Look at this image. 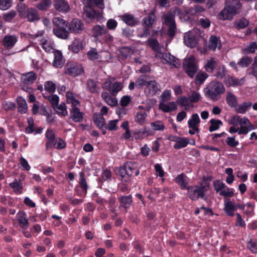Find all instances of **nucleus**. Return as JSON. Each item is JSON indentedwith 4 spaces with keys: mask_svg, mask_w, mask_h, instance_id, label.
Returning <instances> with one entry per match:
<instances>
[{
    "mask_svg": "<svg viewBox=\"0 0 257 257\" xmlns=\"http://www.w3.org/2000/svg\"><path fill=\"white\" fill-rule=\"evenodd\" d=\"M227 122L229 124L233 125L229 127L228 132L230 134L238 133V135H246L255 128L247 117H241L238 115L231 116Z\"/></svg>",
    "mask_w": 257,
    "mask_h": 257,
    "instance_id": "1",
    "label": "nucleus"
},
{
    "mask_svg": "<svg viewBox=\"0 0 257 257\" xmlns=\"http://www.w3.org/2000/svg\"><path fill=\"white\" fill-rule=\"evenodd\" d=\"M225 88L222 83L216 80L210 82L204 89L205 96L213 101L219 99L220 95L224 93Z\"/></svg>",
    "mask_w": 257,
    "mask_h": 257,
    "instance_id": "2",
    "label": "nucleus"
},
{
    "mask_svg": "<svg viewBox=\"0 0 257 257\" xmlns=\"http://www.w3.org/2000/svg\"><path fill=\"white\" fill-rule=\"evenodd\" d=\"M208 183L201 184L200 185L189 186L187 188L188 196L193 200H197L199 198H203L204 192L209 189Z\"/></svg>",
    "mask_w": 257,
    "mask_h": 257,
    "instance_id": "3",
    "label": "nucleus"
},
{
    "mask_svg": "<svg viewBox=\"0 0 257 257\" xmlns=\"http://www.w3.org/2000/svg\"><path fill=\"white\" fill-rule=\"evenodd\" d=\"M183 67L188 76L190 78H193L198 69L197 61L195 57L190 56L185 58Z\"/></svg>",
    "mask_w": 257,
    "mask_h": 257,
    "instance_id": "4",
    "label": "nucleus"
},
{
    "mask_svg": "<svg viewBox=\"0 0 257 257\" xmlns=\"http://www.w3.org/2000/svg\"><path fill=\"white\" fill-rule=\"evenodd\" d=\"M233 6H228L225 7L220 12L218 15V18L220 20H231L233 17L237 13V10L241 6L240 3L236 1L233 2Z\"/></svg>",
    "mask_w": 257,
    "mask_h": 257,
    "instance_id": "5",
    "label": "nucleus"
},
{
    "mask_svg": "<svg viewBox=\"0 0 257 257\" xmlns=\"http://www.w3.org/2000/svg\"><path fill=\"white\" fill-rule=\"evenodd\" d=\"M102 17L101 13L96 12L90 6H85L83 9V18L87 23H91L94 20L100 21Z\"/></svg>",
    "mask_w": 257,
    "mask_h": 257,
    "instance_id": "6",
    "label": "nucleus"
},
{
    "mask_svg": "<svg viewBox=\"0 0 257 257\" xmlns=\"http://www.w3.org/2000/svg\"><path fill=\"white\" fill-rule=\"evenodd\" d=\"M83 69L81 65L67 63L65 66V72L69 75L75 77L83 73Z\"/></svg>",
    "mask_w": 257,
    "mask_h": 257,
    "instance_id": "7",
    "label": "nucleus"
},
{
    "mask_svg": "<svg viewBox=\"0 0 257 257\" xmlns=\"http://www.w3.org/2000/svg\"><path fill=\"white\" fill-rule=\"evenodd\" d=\"M156 57L160 59L162 58L167 63L171 65L173 67H178L180 66L179 60L170 54H162L158 52L156 54Z\"/></svg>",
    "mask_w": 257,
    "mask_h": 257,
    "instance_id": "8",
    "label": "nucleus"
},
{
    "mask_svg": "<svg viewBox=\"0 0 257 257\" xmlns=\"http://www.w3.org/2000/svg\"><path fill=\"white\" fill-rule=\"evenodd\" d=\"M164 24L169 26L168 34L170 37H173L176 32V25L174 22V16L169 13L164 17Z\"/></svg>",
    "mask_w": 257,
    "mask_h": 257,
    "instance_id": "9",
    "label": "nucleus"
},
{
    "mask_svg": "<svg viewBox=\"0 0 257 257\" xmlns=\"http://www.w3.org/2000/svg\"><path fill=\"white\" fill-rule=\"evenodd\" d=\"M53 6L56 10L62 13H67L70 10L69 3L65 0H53Z\"/></svg>",
    "mask_w": 257,
    "mask_h": 257,
    "instance_id": "10",
    "label": "nucleus"
},
{
    "mask_svg": "<svg viewBox=\"0 0 257 257\" xmlns=\"http://www.w3.org/2000/svg\"><path fill=\"white\" fill-rule=\"evenodd\" d=\"M102 87L108 90L112 94H115L121 90L122 85L121 83L117 82L111 84L110 80H108L102 84Z\"/></svg>",
    "mask_w": 257,
    "mask_h": 257,
    "instance_id": "11",
    "label": "nucleus"
},
{
    "mask_svg": "<svg viewBox=\"0 0 257 257\" xmlns=\"http://www.w3.org/2000/svg\"><path fill=\"white\" fill-rule=\"evenodd\" d=\"M85 46V43L82 39L76 38L69 46V49L75 53L82 50Z\"/></svg>",
    "mask_w": 257,
    "mask_h": 257,
    "instance_id": "12",
    "label": "nucleus"
},
{
    "mask_svg": "<svg viewBox=\"0 0 257 257\" xmlns=\"http://www.w3.org/2000/svg\"><path fill=\"white\" fill-rule=\"evenodd\" d=\"M84 29V24L78 19H73L69 24V30L72 33H80Z\"/></svg>",
    "mask_w": 257,
    "mask_h": 257,
    "instance_id": "13",
    "label": "nucleus"
},
{
    "mask_svg": "<svg viewBox=\"0 0 257 257\" xmlns=\"http://www.w3.org/2000/svg\"><path fill=\"white\" fill-rule=\"evenodd\" d=\"M79 177V186L77 188V190L80 195H85L87 190V184L84 178V173L83 172H80Z\"/></svg>",
    "mask_w": 257,
    "mask_h": 257,
    "instance_id": "14",
    "label": "nucleus"
},
{
    "mask_svg": "<svg viewBox=\"0 0 257 257\" xmlns=\"http://www.w3.org/2000/svg\"><path fill=\"white\" fill-rule=\"evenodd\" d=\"M158 91H159L158 84L155 81H150L147 83L145 92L148 96H152Z\"/></svg>",
    "mask_w": 257,
    "mask_h": 257,
    "instance_id": "15",
    "label": "nucleus"
},
{
    "mask_svg": "<svg viewBox=\"0 0 257 257\" xmlns=\"http://www.w3.org/2000/svg\"><path fill=\"white\" fill-rule=\"evenodd\" d=\"M159 108L164 112H171L177 109V102L171 101L168 103H165L163 102H161Z\"/></svg>",
    "mask_w": 257,
    "mask_h": 257,
    "instance_id": "16",
    "label": "nucleus"
},
{
    "mask_svg": "<svg viewBox=\"0 0 257 257\" xmlns=\"http://www.w3.org/2000/svg\"><path fill=\"white\" fill-rule=\"evenodd\" d=\"M124 166L127 173L128 177H131L134 174L136 176H138L139 174L140 171L137 169V164L135 163L132 162H127Z\"/></svg>",
    "mask_w": 257,
    "mask_h": 257,
    "instance_id": "17",
    "label": "nucleus"
},
{
    "mask_svg": "<svg viewBox=\"0 0 257 257\" xmlns=\"http://www.w3.org/2000/svg\"><path fill=\"white\" fill-rule=\"evenodd\" d=\"M184 41L185 45L189 47L193 48L197 44V41L194 37V35L191 31L185 34Z\"/></svg>",
    "mask_w": 257,
    "mask_h": 257,
    "instance_id": "18",
    "label": "nucleus"
},
{
    "mask_svg": "<svg viewBox=\"0 0 257 257\" xmlns=\"http://www.w3.org/2000/svg\"><path fill=\"white\" fill-rule=\"evenodd\" d=\"M243 78H236L233 77H227L224 83L227 87H234L242 85L244 83Z\"/></svg>",
    "mask_w": 257,
    "mask_h": 257,
    "instance_id": "19",
    "label": "nucleus"
},
{
    "mask_svg": "<svg viewBox=\"0 0 257 257\" xmlns=\"http://www.w3.org/2000/svg\"><path fill=\"white\" fill-rule=\"evenodd\" d=\"M37 76L36 74L32 72H29L28 73L23 74L21 76V81L25 84L29 85L31 84L36 79Z\"/></svg>",
    "mask_w": 257,
    "mask_h": 257,
    "instance_id": "20",
    "label": "nucleus"
},
{
    "mask_svg": "<svg viewBox=\"0 0 257 257\" xmlns=\"http://www.w3.org/2000/svg\"><path fill=\"white\" fill-rule=\"evenodd\" d=\"M40 44L45 52H54V45L53 42L49 38H44L42 39Z\"/></svg>",
    "mask_w": 257,
    "mask_h": 257,
    "instance_id": "21",
    "label": "nucleus"
},
{
    "mask_svg": "<svg viewBox=\"0 0 257 257\" xmlns=\"http://www.w3.org/2000/svg\"><path fill=\"white\" fill-rule=\"evenodd\" d=\"M171 141L175 142L174 147L176 149H180L184 148L187 146L189 143V140L186 138L173 137Z\"/></svg>",
    "mask_w": 257,
    "mask_h": 257,
    "instance_id": "22",
    "label": "nucleus"
},
{
    "mask_svg": "<svg viewBox=\"0 0 257 257\" xmlns=\"http://www.w3.org/2000/svg\"><path fill=\"white\" fill-rule=\"evenodd\" d=\"M71 118L75 122L82 121L83 113L80 112L78 107H72L70 109Z\"/></svg>",
    "mask_w": 257,
    "mask_h": 257,
    "instance_id": "23",
    "label": "nucleus"
},
{
    "mask_svg": "<svg viewBox=\"0 0 257 257\" xmlns=\"http://www.w3.org/2000/svg\"><path fill=\"white\" fill-rule=\"evenodd\" d=\"M237 209V206L230 200H226L224 202V210L227 215L233 216L234 212Z\"/></svg>",
    "mask_w": 257,
    "mask_h": 257,
    "instance_id": "24",
    "label": "nucleus"
},
{
    "mask_svg": "<svg viewBox=\"0 0 257 257\" xmlns=\"http://www.w3.org/2000/svg\"><path fill=\"white\" fill-rule=\"evenodd\" d=\"M45 137L47 139L46 148L47 150H49L52 148L55 138L53 131L51 129H48L46 132Z\"/></svg>",
    "mask_w": 257,
    "mask_h": 257,
    "instance_id": "25",
    "label": "nucleus"
},
{
    "mask_svg": "<svg viewBox=\"0 0 257 257\" xmlns=\"http://www.w3.org/2000/svg\"><path fill=\"white\" fill-rule=\"evenodd\" d=\"M26 18H27L28 21L31 22L37 21L40 19L38 11L33 8L28 9L27 10Z\"/></svg>",
    "mask_w": 257,
    "mask_h": 257,
    "instance_id": "26",
    "label": "nucleus"
},
{
    "mask_svg": "<svg viewBox=\"0 0 257 257\" xmlns=\"http://www.w3.org/2000/svg\"><path fill=\"white\" fill-rule=\"evenodd\" d=\"M54 55L53 66L56 67H61L64 62L61 52L59 50L54 51Z\"/></svg>",
    "mask_w": 257,
    "mask_h": 257,
    "instance_id": "27",
    "label": "nucleus"
},
{
    "mask_svg": "<svg viewBox=\"0 0 257 257\" xmlns=\"http://www.w3.org/2000/svg\"><path fill=\"white\" fill-rule=\"evenodd\" d=\"M226 101L230 107L234 108L238 103L237 97L230 91H228L226 93Z\"/></svg>",
    "mask_w": 257,
    "mask_h": 257,
    "instance_id": "28",
    "label": "nucleus"
},
{
    "mask_svg": "<svg viewBox=\"0 0 257 257\" xmlns=\"http://www.w3.org/2000/svg\"><path fill=\"white\" fill-rule=\"evenodd\" d=\"M201 122L199 116L197 113H193L188 121L189 127H194L197 130V127Z\"/></svg>",
    "mask_w": 257,
    "mask_h": 257,
    "instance_id": "29",
    "label": "nucleus"
},
{
    "mask_svg": "<svg viewBox=\"0 0 257 257\" xmlns=\"http://www.w3.org/2000/svg\"><path fill=\"white\" fill-rule=\"evenodd\" d=\"M17 218L20 224V226L23 228H26L29 225V222L27 219L26 213L23 211L18 213Z\"/></svg>",
    "mask_w": 257,
    "mask_h": 257,
    "instance_id": "30",
    "label": "nucleus"
},
{
    "mask_svg": "<svg viewBox=\"0 0 257 257\" xmlns=\"http://www.w3.org/2000/svg\"><path fill=\"white\" fill-rule=\"evenodd\" d=\"M221 47L220 40L216 36H212L209 41L208 48L210 50H214L216 48L220 49Z\"/></svg>",
    "mask_w": 257,
    "mask_h": 257,
    "instance_id": "31",
    "label": "nucleus"
},
{
    "mask_svg": "<svg viewBox=\"0 0 257 257\" xmlns=\"http://www.w3.org/2000/svg\"><path fill=\"white\" fill-rule=\"evenodd\" d=\"M17 42V38L15 36H6L3 40V45L6 47H12Z\"/></svg>",
    "mask_w": 257,
    "mask_h": 257,
    "instance_id": "32",
    "label": "nucleus"
},
{
    "mask_svg": "<svg viewBox=\"0 0 257 257\" xmlns=\"http://www.w3.org/2000/svg\"><path fill=\"white\" fill-rule=\"evenodd\" d=\"M217 65L216 62L212 58L208 59L204 65L205 70L209 73H211L214 70Z\"/></svg>",
    "mask_w": 257,
    "mask_h": 257,
    "instance_id": "33",
    "label": "nucleus"
},
{
    "mask_svg": "<svg viewBox=\"0 0 257 257\" xmlns=\"http://www.w3.org/2000/svg\"><path fill=\"white\" fill-rule=\"evenodd\" d=\"M121 19L126 25L134 26L137 23V20L131 14H125L121 16Z\"/></svg>",
    "mask_w": 257,
    "mask_h": 257,
    "instance_id": "34",
    "label": "nucleus"
},
{
    "mask_svg": "<svg viewBox=\"0 0 257 257\" xmlns=\"http://www.w3.org/2000/svg\"><path fill=\"white\" fill-rule=\"evenodd\" d=\"M53 32L54 34L58 38L65 39L68 38L69 33L64 28H57L54 29Z\"/></svg>",
    "mask_w": 257,
    "mask_h": 257,
    "instance_id": "35",
    "label": "nucleus"
},
{
    "mask_svg": "<svg viewBox=\"0 0 257 257\" xmlns=\"http://www.w3.org/2000/svg\"><path fill=\"white\" fill-rule=\"evenodd\" d=\"M249 24V22L247 19L242 18L236 20L234 23V27L237 29H243L246 28Z\"/></svg>",
    "mask_w": 257,
    "mask_h": 257,
    "instance_id": "36",
    "label": "nucleus"
},
{
    "mask_svg": "<svg viewBox=\"0 0 257 257\" xmlns=\"http://www.w3.org/2000/svg\"><path fill=\"white\" fill-rule=\"evenodd\" d=\"M251 106V103L250 102H245L242 103H241L239 105H236V106L234 108L235 111L238 113L241 114H244L246 112V111L248 110V109Z\"/></svg>",
    "mask_w": 257,
    "mask_h": 257,
    "instance_id": "37",
    "label": "nucleus"
},
{
    "mask_svg": "<svg viewBox=\"0 0 257 257\" xmlns=\"http://www.w3.org/2000/svg\"><path fill=\"white\" fill-rule=\"evenodd\" d=\"M66 101L68 104H71L72 107H77L80 105V102L75 98L73 93L68 92L66 94Z\"/></svg>",
    "mask_w": 257,
    "mask_h": 257,
    "instance_id": "38",
    "label": "nucleus"
},
{
    "mask_svg": "<svg viewBox=\"0 0 257 257\" xmlns=\"http://www.w3.org/2000/svg\"><path fill=\"white\" fill-rule=\"evenodd\" d=\"M176 182L180 186L181 189H187L188 187V182L186 179V177L182 174L177 176L175 179Z\"/></svg>",
    "mask_w": 257,
    "mask_h": 257,
    "instance_id": "39",
    "label": "nucleus"
},
{
    "mask_svg": "<svg viewBox=\"0 0 257 257\" xmlns=\"http://www.w3.org/2000/svg\"><path fill=\"white\" fill-rule=\"evenodd\" d=\"M107 30L104 26L96 25L92 29V33L95 37L102 36L106 34Z\"/></svg>",
    "mask_w": 257,
    "mask_h": 257,
    "instance_id": "40",
    "label": "nucleus"
},
{
    "mask_svg": "<svg viewBox=\"0 0 257 257\" xmlns=\"http://www.w3.org/2000/svg\"><path fill=\"white\" fill-rule=\"evenodd\" d=\"M17 103L19 111L22 113H25L28 109L25 100L22 97H19L17 98Z\"/></svg>",
    "mask_w": 257,
    "mask_h": 257,
    "instance_id": "41",
    "label": "nucleus"
},
{
    "mask_svg": "<svg viewBox=\"0 0 257 257\" xmlns=\"http://www.w3.org/2000/svg\"><path fill=\"white\" fill-rule=\"evenodd\" d=\"M95 124L99 128H102L105 125V119L103 116L99 113H95L93 116Z\"/></svg>",
    "mask_w": 257,
    "mask_h": 257,
    "instance_id": "42",
    "label": "nucleus"
},
{
    "mask_svg": "<svg viewBox=\"0 0 257 257\" xmlns=\"http://www.w3.org/2000/svg\"><path fill=\"white\" fill-rule=\"evenodd\" d=\"M202 98L201 94L196 91H191L188 95V99L190 102L196 103L201 100Z\"/></svg>",
    "mask_w": 257,
    "mask_h": 257,
    "instance_id": "43",
    "label": "nucleus"
},
{
    "mask_svg": "<svg viewBox=\"0 0 257 257\" xmlns=\"http://www.w3.org/2000/svg\"><path fill=\"white\" fill-rule=\"evenodd\" d=\"M54 110L60 115L65 116L68 115L67 107L64 103H62L60 104H58L56 106V109Z\"/></svg>",
    "mask_w": 257,
    "mask_h": 257,
    "instance_id": "44",
    "label": "nucleus"
},
{
    "mask_svg": "<svg viewBox=\"0 0 257 257\" xmlns=\"http://www.w3.org/2000/svg\"><path fill=\"white\" fill-rule=\"evenodd\" d=\"M209 122L210 123V125L209 127L210 132L217 130L222 124V121L219 119H211L210 120Z\"/></svg>",
    "mask_w": 257,
    "mask_h": 257,
    "instance_id": "45",
    "label": "nucleus"
},
{
    "mask_svg": "<svg viewBox=\"0 0 257 257\" xmlns=\"http://www.w3.org/2000/svg\"><path fill=\"white\" fill-rule=\"evenodd\" d=\"M208 75L202 71L199 72L195 77V83L197 85H201L207 78Z\"/></svg>",
    "mask_w": 257,
    "mask_h": 257,
    "instance_id": "46",
    "label": "nucleus"
},
{
    "mask_svg": "<svg viewBox=\"0 0 257 257\" xmlns=\"http://www.w3.org/2000/svg\"><path fill=\"white\" fill-rule=\"evenodd\" d=\"M10 186L14 189L16 193L18 194L22 193V184L20 180H15L13 182L10 184Z\"/></svg>",
    "mask_w": 257,
    "mask_h": 257,
    "instance_id": "47",
    "label": "nucleus"
},
{
    "mask_svg": "<svg viewBox=\"0 0 257 257\" xmlns=\"http://www.w3.org/2000/svg\"><path fill=\"white\" fill-rule=\"evenodd\" d=\"M87 89L92 93H96L99 91V88L97 87L96 83L92 80H89L87 82Z\"/></svg>",
    "mask_w": 257,
    "mask_h": 257,
    "instance_id": "48",
    "label": "nucleus"
},
{
    "mask_svg": "<svg viewBox=\"0 0 257 257\" xmlns=\"http://www.w3.org/2000/svg\"><path fill=\"white\" fill-rule=\"evenodd\" d=\"M53 23L57 28H64L67 27V23L60 17L54 18L52 20Z\"/></svg>",
    "mask_w": 257,
    "mask_h": 257,
    "instance_id": "49",
    "label": "nucleus"
},
{
    "mask_svg": "<svg viewBox=\"0 0 257 257\" xmlns=\"http://www.w3.org/2000/svg\"><path fill=\"white\" fill-rule=\"evenodd\" d=\"M257 50V44L255 42L250 43L247 46L242 49L244 54L253 53Z\"/></svg>",
    "mask_w": 257,
    "mask_h": 257,
    "instance_id": "50",
    "label": "nucleus"
},
{
    "mask_svg": "<svg viewBox=\"0 0 257 257\" xmlns=\"http://www.w3.org/2000/svg\"><path fill=\"white\" fill-rule=\"evenodd\" d=\"M155 20V16L154 13L149 15L148 18H144L143 20V24L144 26L150 27L152 26Z\"/></svg>",
    "mask_w": 257,
    "mask_h": 257,
    "instance_id": "51",
    "label": "nucleus"
},
{
    "mask_svg": "<svg viewBox=\"0 0 257 257\" xmlns=\"http://www.w3.org/2000/svg\"><path fill=\"white\" fill-rule=\"evenodd\" d=\"M252 59L248 56H244L238 62L237 64L241 67L244 68L248 66L250 64Z\"/></svg>",
    "mask_w": 257,
    "mask_h": 257,
    "instance_id": "52",
    "label": "nucleus"
},
{
    "mask_svg": "<svg viewBox=\"0 0 257 257\" xmlns=\"http://www.w3.org/2000/svg\"><path fill=\"white\" fill-rule=\"evenodd\" d=\"M149 76L147 75L141 76L136 82V85L137 87H140L143 85H147L149 82L147 81Z\"/></svg>",
    "mask_w": 257,
    "mask_h": 257,
    "instance_id": "53",
    "label": "nucleus"
},
{
    "mask_svg": "<svg viewBox=\"0 0 257 257\" xmlns=\"http://www.w3.org/2000/svg\"><path fill=\"white\" fill-rule=\"evenodd\" d=\"M12 0H0V10L6 11L12 6Z\"/></svg>",
    "mask_w": 257,
    "mask_h": 257,
    "instance_id": "54",
    "label": "nucleus"
},
{
    "mask_svg": "<svg viewBox=\"0 0 257 257\" xmlns=\"http://www.w3.org/2000/svg\"><path fill=\"white\" fill-rule=\"evenodd\" d=\"M16 12L14 10H11L8 13H5L3 18L7 22H10L16 17Z\"/></svg>",
    "mask_w": 257,
    "mask_h": 257,
    "instance_id": "55",
    "label": "nucleus"
},
{
    "mask_svg": "<svg viewBox=\"0 0 257 257\" xmlns=\"http://www.w3.org/2000/svg\"><path fill=\"white\" fill-rule=\"evenodd\" d=\"M44 88L49 93H53L56 90V86L53 82L48 81L45 82Z\"/></svg>",
    "mask_w": 257,
    "mask_h": 257,
    "instance_id": "56",
    "label": "nucleus"
},
{
    "mask_svg": "<svg viewBox=\"0 0 257 257\" xmlns=\"http://www.w3.org/2000/svg\"><path fill=\"white\" fill-rule=\"evenodd\" d=\"M149 132L147 130L146 128H144L142 131L135 133L134 137L135 139H142L145 137L150 136Z\"/></svg>",
    "mask_w": 257,
    "mask_h": 257,
    "instance_id": "57",
    "label": "nucleus"
},
{
    "mask_svg": "<svg viewBox=\"0 0 257 257\" xmlns=\"http://www.w3.org/2000/svg\"><path fill=\"white\" fill-rule=\"evenodd\" d=\"M133 53V50L128 47H122L120 49V55L124 58L132 55Z\"/></svg>",
    "mask_w": 257,
    "mask_h": 257,
    "instance_id": "58",
    "label": "nucleus"
},
{
    "mask_svg": "<svg viewBox=\"0 0 257 257\" xmlns=\"http://www.w3.org/2000/svg\"><path fill=\"white\" fill-rule=\"evenodd\" d=\"M147 113L145 112L138 113L135 117V121L140 124H144L145 122Z\"/></svg>",
    "mask_w": 257,
    "mask_h": 257,
    "instance_id": "59",
    "label": "nucleus"
},
{
    "mask_svg": "<svg viewBox=\"0 0 257 257\" xmlns=\"http://www.w3.org/2000/svg\"><path fill=\"white\" fill-rule=\"evenodd\" d=\"M220 195L224 197H231L234 195V189H229L226 187L224 189L219 192Z\"/></svg>",
    "mask_w": 257,
    "mask_h": 257,
    "instance_id": "60",
    "label": "nucleus"
},
{
    "mask_svg": "<svg viewBox=\"0 0 257 257\" xmlns=\"http://www.w3.org/2000/svg\"><path fill=\"white\" fill-rule=\"evenodd\" d=\"M87 57L90 60H95L99 58V54L95 48H92L87 53Z\"/></svg>",
    "mask_w": 257,
    "mask_h": 257,
    "instance_id": "61",
    "label": "nucleus"
},
{
    "mask_svg": "<svg viewBox=\"0 0 257 257\" xmlns=\"http://www.w3.org/2000/svg\"><path fill=\"white\" fill-rule=\"evenodd\" d=\"M151 126L154 131H163L165 127L162 122L157 121L151 123Z\"/></svg>",
    "mask_w": 257,
    "mask_h": 257,
    "instance_id": "62",
    "label": "nucleus"
},
{
    "mask_svg": "<svg viewBox=\"0 0 257 257\" xmlns=\"http://www.w3.org/2000/svg\"><path fill=\"white\" fill-rule=\"evenodd\" d=\"M213 185L215 190L219 192L226 187L224 183L218 180L213 181Z\"/></svg>",
    "mask_w": 257,
    "mask_h": 257,
    "instance_id": "63",
    "label": "nucleus"
},
{
    "mask_svg": "<svg viewBox=\"0 0 257 257\" xmlns=\"http://www.w3.org/2000/svg\"><path fill=\"white\" fill-rule=\"evenodd\" d=\"M189 100L188 98L185 96H181L177 98V102L182 106H184L185 108L189 105Z\"/></svg>",
    "mask_w": 257,
    "mask_h": 257,
    "instance_id": "64",
    "label": "nucleus"
}]
</instances>
